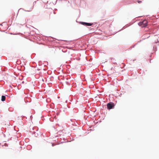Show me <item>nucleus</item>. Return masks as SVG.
I'll use <instances>...</instances> for the list:
<instances>
[{
    "instance_id": "obj_4",
    "label": "nucleus",
    "mask_w": 159,
    "mask_h": 159,
    "mask_svg": "<svg viewBox=\"0 0 159 159\" xmlns=\"http://www.w3.org/2000/svg\"><path fill=\"white\" fill-rule=\"evenodd\" d=\"M6 97L2 95V96L1 100L2 101H4L5 100Z\"/></svg>"
},
{
    "instance_id": "obj_1",
    "label": "nucleus",
    "mask_w": 159,
    "mask_h": 159,
    "mask_svg": "<svg viewBox=\"0 0 159 159\" xmlns=\"http://www.w3.org/2000/svg\"><path fill=\"white\" fill-rule=\"evenodd\" d=\"M147 21L146 20L140 21L138 23V25L142 27H144L147 26Z\"/></svg>"
},
{
    "instance_id": "obj_5",
    "label": "nucleus",
    "mask_w": 159,
    "mask_h": 159,
    "mask_svg": "<svg viewBox=\"0 0 159 159\" xmlns=\"http://www.w3.org/2000/svg\"><path fill=\"white\" fill-rule=\"evenodd\" d=\"M33 6H32L31 7V9L30 10H29V11H31V10L33 9Z\"/></svg>"
},
{
    "instance_id": "obj_8",
    "label": "nucleus",
    "mask_w": 159,
    "mask_h": 159,
    "mask_svg": "<svg viewBox=\"0 0 159 159\" xmlns=\"http://www.w3.org/2000/svg\"><path fill=\"white\" fill-rule=\"evenodd\" d=\"M35 136H36L37 137V136H37V135H35Z\"/></svg>"
},
{
    "instance_id": "obj_2",
    "label": "nucleus",
    "mask_w": 159,
    "mask_h": 159,
    "mask_svg": "<svg viewBox=\"0 0 159 159\" xmlns=\"http://www.w3.org/2000/svg\"><path fill=\"white\" fill-rule=\"evenodd\" d=\"M107 108L108 109H112L114 106L113 103H108L107 105Z\"/></svg>"
},
{
    "instance_id": "obj_3",
    "label": "nucleus",
    "mask_w": 159,
    "mask_h": 159,
    "mask_svg": "<svg viewBox=\"0 0 159 159\" xmlns=\"http://www.w3.org/2000/svg\"><path fill=\"white\" fill-rule=\"evenodd\" d=\"M80 23L83 25H84L85 26H91L93 25V24H91L90 23H88L84 22H81Z\"/></svg>"
},
{
    "instance_id": "obj_6",
    "label": "nucleus",
    "mask_w": 159,
    "mask_h": 159,
    "mask_svg": "<svg viewBox=\"0 0 159 159\" xmlns=\"http://www.w3.org/2000/svg\"><path fill=\"white\" fill-rule=\"evenodd\" d=\"M137 2H138V3H141V2H142V1H141L138 0V1H137Z\"/></svg>"
},
{
    "instance_id": "obj_7",
    "label": "nucleus",
    "mask_w": 159,
    "mask_h": 159,
    "mask_svg": "<svg viewBox=\"0 0 159 159\" xmlns=\"http://www.w3.org/2000/svg\"><path fill=\"white\" fill-rule=\"evenodd\" d=\"M34 134L35 135H36L37 134H38V133H37L35 132Z\"/></svg>"
}]
</instances>
